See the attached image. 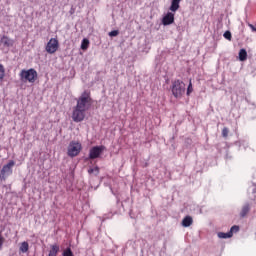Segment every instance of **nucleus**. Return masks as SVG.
<instances>
[{"label": "nucleus", "instance_id": "1", "mask_svg": "<svg viewBox=\"0 0 256 256\" xmlns=\"http://www.w3.org/2000/svg\"><path fill=\"white\" fill-rule=\"evenodd\" d=\"M91 105H93V98H91V92L84 91L77 99L75 107L87 112L89 111V109H91Z\"/></svg>", "mask_w": 256, "mask_h": 256}, {"label": "nucleus", "instance_id": "2", "mask_svg": "<svg viewBox=\"0 0 256 256\" xmlns=\"http://www.w3.org/2000/svg\"><path fill=\"white\" fill-rule=\"evenodd\" d=\"M19 77L22 83H35V81L39 79V74L34 68H30L28 70L23 69L21 70Z\"/></svg>", "mask_w": 256, "mask_h": 256}, {"label": "nucleus", "instance_id": "3", "mask_svg": "<svg viewBox=\"0 0 256 256\" xmlns=\"http://www.w3.org/2000/svg\"><path fill=\"white\" fill-rule=\"evenodd\" d=\"M171 91L175 99H181L185 95V82L179 79L172 81Z\"/></svg>", "mask_w": 256, "mask_h": 256}, {"label": "nucleus", "instance_id": "4", "mask_svg": "<svg viewBox=\"0 0 256 256\" xmlns=\"http://www.w3.org/2000/svg\"><path fill=\"white\" fill-rule=\"evenodd\" d=\"M13 167H15V161L10 160L4 165L0 171V181H5L9 175H13Z\"/></svg>", "mask_w": 256, "mask_h": 256}, {"label": "nucleus", "instance_id": "5", "mask_svg": "<svg viewBox=\"0 0 256 256\" xmlns=\"http://www.w3.org/2000/svg\"><path fill=\"white\" fill-rule=\"evenodd\" d=\"M86 113L87 112L85 110L74 106L72 110V121H74V123H81L82 121H85Z\"/></svg>", "mask_w": 256, "mask_h": 256}, {"label": "nucleus", "instance_id": "6", "mask_svg": "<svg viewBox=\"0 0 256 256\" xmlns=\"http://www.w3.org/2000/svg\"><path fill=\"white\" fill-rule=\"evenodd\" d=\"M81 149H83L81 143L75 141L70 142L67 152L68 157H77L81 153Z\"/></svg>", "mask_w": 256, "mask_h": 256}, {"label": "nucleus", "instance_id": "7", "mask_svg": "<svg viewBox=\"0 0 256 256\" xmlns=\"http://www.w3.org/2000/svg\"><path fill=\"white\" fill-rule=\"evenodd\" d=\"M57 49H59V40L51 38L46 45L47 53L53 55V53H57Z\"/></svg>", "mask_w": 256, "mask_h": 256}, {"label": "nucleus", "instance_id": "8", "mask_svg": "<svg viewBox=\"0 0 256 256\" xmlns=\"http://www.w3.org/2000/svg\"><path fill=\"white\" fill-rule=\"evenodd\" d=\"M105 150V146H94L90 149L89 152V159H98L100 157L101 153Z\"/></svg>", "mask_w": 256, "mask_h": 256}, {"label": "nucleus", "instance_id": "9", "mask_svg": "<svg viewBox=\"0 0 256 256\" xmlns=\"http://www.w3.org/2000/svg\"><path fill=\"white\" fill-rule=\"evenodd\" d=\"M239 232V226L234 225L231 227L230 231L225 233V232H219L218 237L219 239H231L233 237L234 233Z\"/></svg>", "mask_w": 256, "mask_h": 256}, {"label": "nucleus", "instance_id": "10", "mask_svg": "<svg viewBox=\"0 0 256 256\" xmlns=\"http://www.w3.org/2000/svg\"><path fill=\"white\" fill-rule=\"evenodd\" d=\"M175 23V14L168 12L163 18H162V25H173Z\"/></svg>", "mask_w": 256, "mask_h": 256}, {"label": "nucleus", "instance_id": "11", "mask_svg": "<svg viewBox=\"0 0 256 256\" xmlns=\"http://www.w3.org/2000/svg\"><path fill=\"white\" fill-rule=\"evenodd\" d=\"M59 251H61L59 244H57V243L52 244V245H50V250H49L48 256H57V255H59Z\"/></svg>", "mask_w": 256, "mask_h": 256}, {"label": "nucleus", "instance_id": "12", "mask_svg": "<svg viewBox=\"0 0 256 256\" xmlns=\"http://www.w3.org/2000/svg\"><path fill=\"white\" fill-rule=\"evenodd\" d=\"M249 211H251V204L249 203L244 204L240 211V217H247V215L249 214Z\"/></svg>", "mask_w": 256, "mask_h": 256}, {"label": "nucleus", "instance_id": "13", "mask_svg": "<svg viewBox=\"0 0 256 256\" xmlns=\"http://www.w3.org/2000/svg\"><path fill=\"white\" fill-rule=\"evenodd\" d=\"M1 43L4 45V47H13V40L10 39L9 37L7 36H3L1 38Z\"/></svg>", "mask_w": 256, "mask_h": 256}, {"label": "nucleus", "instance_id": "14", "mask_svg": "<svg viewBox=\"0 0 256 256\" xmlns=\"http://www.w3.org/2000/svg\"><path fill=\"white\" fill-rule=\"evenodd\" d=\"M193 225V218L191 216H186L182 220V227H191Z\"/></svg>", "mask_w": 256, "mask_h": 256}, {"label": "nucleus", "instance_id": "15", "mask_svg": "<svg viewBox=\"0 0 256 256\" xmlns=\"http://www.w3.org/2000/svg\"><path fill=\"white\" fill-rule=\"evenodd\" d=\"M179 3H181V0H172L171 6H170V11L175 13L176 11L179 10Z\"/></svg>", "mask_w": 256, "mask_h": 256}, {"label": "nucleus", "instance_id": "16", "mask_svg": "<svg viewBox=\"0 0 256 256\" xmlns=\"http://www.w3.org/2000/svg\"><path fill=\"white\" fill-rule=\"evenodd\" d=\"M19 251L20 253H27V251H29V242L27 241L22 242L20 244Z\"/></svg>", "mask_w": 256, "mask_h": 256}, {"label": "nucleus", "instance_id": "17", "mask_svg": "<svg viewBox=\"0 0 256 256\" xmlns=\"http://www.w3.org/2000/svg\"><path fill=\"white\" fill-rule=\"evenodd\" d=\"M239 60L240 61H247V50L241 49L239 51Z\"/></svg>", "mask_w": 256, "mask_h": 256}, {"label": "nucleus", "instance_id": "18", "mask_svg": "<svg viewBox=\"0 0 256 256\" xmlns=\"http://www.w3.org/2000/svg\"><path fill=\"white\" fill-rule=\"evenodd\" d=\"M81 49H82L83 51H87V49H89V39L84 38V39L82 40Z\"/></svg>", "mask_w": 256, "mask_h": 256}, {"label": "nucleus", "instance_id": "19", "mask_svg": "<svg viewBox=\"0 0 256 256\" xmlns=\"http://www.w3.org/2000/svg\"><path fill=\"white\" fill-rule=\"evenodd\" d=\"M3 79H5V67L0 64V81H3Z\"/></svg>", "mask_w": 256, "mask_h": 256}, {"label": "nucleus", "instance_id": "20", "mask_svg": "<svg viewBox=\"0 0 256 256\" xmlns=\"http://www.w3.org/2000/svg\"><path fill=\"white\" fill-rule=\"evenodd\" d=\"M223 37L227 39V41H231L233 39V36L231 35V31L227 30L224 34Z\"/></svg>", "mask_w": 256, "mask_h": 256}, {"label": "nucleus", "instance_id": "21", "mask_svg": "<svg viewBox=\"0 0 256 256\" xmlns=\"http://www.w3.org/2000/svg\"><path fill=\"white\" fill-rule=\"evenodd\" d=\"M62 256H74L73 255V251H71V248H66L63 253Z\"/></svg>", "mask_w": 256, "mask_h": 256}, {"label": "nucleus", "instance_id": "22", "mask_svg": "<svg viewBox=\"0 0 256 256\" xmlns=\"http://www.w3.org/2000/svg\"><path fill=\"white\" fill-rule=\"evenodd\" d=\"M191 93H193V83L190 80L187 88V95H191Z\"/></svg>", "mask_w": 256, "mask_h": 256}, {"label": "nucleus", "instance_id": "23", "mask_svg": "<svg viewBox=\"0 0 256 256\" xmlns=\"http://www.w3.org/2000/svg\"><path fill=\"white\" fill-rule=\"evenodd\" d=\"M222 137H229V128L224 127L222 129Z\"/></svg>", "mask_w": 256, "mask_h": 256}, {"label": "nucleus", "instance_id": "24", "mask_svg": "<svg viewBox=\"0 0 256 256\" xmlns=\"http://www.w3.org/2000/svg\"><path fill=\"white\" fill-rule=\"evenodd\" d=\"M109 37H117V35H119V30H113L111 32H109Z\"/></svg>", "mask_w": 256, "mask_h": 256}, {"label": "nucleus", "instance_id": "25", "mask_svg": "<svg viewBox=\"0 0 256 256\" xmlns=\"http://www.w3.org/2000/svg\"><path fill=\"white\" fill-rule=\"evenodd\" d=\"M3 243H5V238L0 234V249H2Z\"/></svg>", "mask_w": 256, "mask_h": 256}, {"label": "nucleus", "instance_id": "26", "mask_svg": "<svg viewBox=\"0 0 256 256\" xmlns=\"http://www.w3.org/2000/svg\"><path fill=\"white\" fill-rule=\"evenodd\" d=\"M88 173H95V170H94V168H90L89 170H88Z\"/></svg>", "mask_w": 256, "mask_h": 256}, {"label": "nucleus", "instance_id": "27", "mask_svg": "<svg viewBox=\"0 0 256 256\" xmlns=\"http://www.w3.org/2000/svg\"><path fill=\"white\" fill-rule=\"evenodd\" d=\"M95 173H99V167L94 168Z\"/></svg>", "mask_w": 256, "mask_h": 256}]
</instances>
